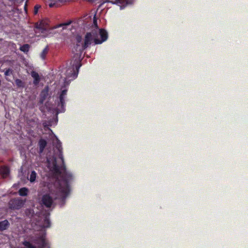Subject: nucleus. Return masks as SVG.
I'll return each mask as SVG.
<instances>
[{
	"label": "nucleus",
	"mask_w": 248,
	"mask_h": 248,
	"mask_svg": "<svg viewBox=\"0 0 248 248\" xmlns=\"http://www.w3.org/2000/svg\"><path fill=\"white\" fill-rule=\"evenodd\" d=\"M61 175L62 179L56 182L54 185L55 189H49V193L43 195L41 198V204L46 208L52 205L54 201L60 199L64 201L70 192L69 183L73 180L72 173H65Z\"/></svg>",
	"instance_id": "f257e3e1"
},
{
	"label": "nucleus",
	"mask_w": 248,
	"mask_h": 248,
	"mask_svg": "<svg viewBox=\"0 0 248 248\" xmlns=\"http://www.w3.org/2000/svg\"><path fill=\"white\" fill-rule=\"evenodd\" d=\"M108 38V34L107 31L103 29H99L98 33L97 31H93L92 32H87L84 38V42L82 45V48L86 49L92 44L93 41L94 45L101 44L106 41Z\"/></svg>",
	"instance_id": "f03ea898"
},
{
	"label": "nucleus",
	"mask_w": 248,
	"mask_h": 248,
	"mask_svg": "<svg viewBox=\"0 0 248 248\" xmlns=\"http://www.w3.org/2000/svg\"><path fill=\"white\" fill-rule=\"evenodd\" d=\"M55 147L59 152V156L61 160L62 165H59L57 164L56 159L55 158L52 160L51 163L48 161V165L50 170L54 173L55 175H65V173H71L66 170V167L64 163V159L62 155V143L57 139V143Z\"/></svg>",
	"instance_id": "7ed1b4c3"
},
{
	"label": "nucleus",
	"mask_w": 248,
	"mask_h": 248,
	"mask_svg": "<svg viewBox=\"0 0 248 248\" xmlns=\"http://www.w3.org/2000/svg\"><path fill=\"white\" fill-rule=\"evenodd\" d=\"M81 61L79 59H76L71 62L72 66L69 67L66 72V76L67 78H71L73 80L77 78L79 68L81 66Z\"/></svg>",
	"instance_id": "20e7f679"
},
{
	"label": "nucleus",
	"mask_w": 248,
	"mask_h": 248,
	"mask_svg": "<svg viewBox=\"0 0 248 248\" xmlns=\"http://www.w3.org/2000/svg\"><path fill=\"white\" fill-rule=\"evenodd\" d=\"M67 93V89H63L61 92L58 102L57 107L58 109L60 112H63L65 111V98H66Z\"/></svg>",
	"instance_id": "39448f33"
},
{
	"label": "nucleus",
	"mask_w": 248,
	"mask_h": 248,
	"mask_svg": "<svg viewBox=\"0 0 248 248\" xmlns=\"http://www.w3.org/2000/svg\"><path fill=\"white\" fill-rule=\"evenodd\" d=\"M25 201L19 198L11 199L8 203L9 208L13 210H18L24 204Z\"/></svg>",
	"instance_id": "423d86ee"
},
{
	"label": "nucleus",
	"mask_w": 248,
	"mask_h": 248,
	"mask_svg": "<svg viewBox=\"0 0 248 248\" xmlns=\"http://www.w3.org/2000/svg\"><path fill=\"white\" fill-rule=\"evenodd\" d=\"M34 242L38 245L39 248H49V244L46 240V234H42L34 240Z\"/></svg>",
	"instance_id": "0eeeda50"
},
{
	"label": "nucleus",
	"mask_w": 248,
	"mask_h": 248,
	"mask_svg": "<svg viewBox=\"0 0 248 248\" xmlns=\"http://www.w3.org/2000/svg\"><path fill=\"white\" fill-rule=\"evenodd\" d=\"M10 173V169L7 166H2L0 167V175L5 178L8 176Z\"/></svg>",
	"instance_id": "6e6552de"
},
{
	"label": "nucleus",
	"mask_w": 248,
	"mask_h": 248,
	"mask_svg": "<svg viewBox=\"0 0 248 248\" xmlns=\"http://www.w3.org/2000/svg\"><path fill=\"white\" fill-rule=\"evenodd\" d=\"M47 145L46 141L43 139H41L38 141V146H39V153L41 154L43 152L45 147Z\"/></svg>",
	"instance_id": "1a4fd4ad"
},
{
	"label": "nucleus",
	"mask_w": 248,
	"mask_h": 248,
	"mask_svg": "<svg viewBox=\"0 0 248 248\" xmlns=\"http://www.w3.org/2000/svg\"><path fill=\"white\" fill-rule=\"evenodd\" d=\"M10 226V223L7 219L0 221V231L7 230Z\"/></svg>",
	"instance_id": "9d476101"
},
{
	"label": "nucleus",
	"mask_w": 248,
	"mask_h": 248,
	"mask_svg": "<svg viewBox=\"0 0 248 248\" xmlns=\"http://www.w3.org/2000/svg\"><path fill=\"white\" fill-rule=\"evenodd\" d=\"M31 75L34 79L33 83L35 85H37L40 80L39 74L35 71H32L31 73Z\"/></svg>",
	"instance_id": "9b49d317"
},
{
	"label": "nucleus",
	"mask_w": 248,
	"mask_h": 248,
	"mask_svg": "<svg viewBox=\"0 0 248 248\" xmlns=\"http://www.w3.org/2000/svg\"><path fill=\"white\" fill-rule=\"evenodd\" d=\"M29 189L26 187H22L18 190V194L21 196H26L28 195Z\"/></svg>",
	"instance_id": "f8f14e48"
},
{
	"label": "nucleus",
	"mask_w": 248,
	"mask_h": 248,
	"mask_svg": "<svg viewBox=\"0 0 248 248\" xmlns=\"http://www.w3.org/2000/svg\"><path fill=\"white\" fill-rule=\"evenodd\" d=\"M43 226L44 228H48L50 226V221L48 216H46L44 219Z\"/></svg>",
	"instance_id": "ddd939ff"
},
{
	"label": "nucleus",
	"mask_w": 248,
	"mask_h": 248,
	"mask_svg": "<svg viewBox=\"0 0 248 248\" xmlns=\"http://www.w3.org/2000/svg\"><path fill=\"white\" fill-rule=\"evenodd\" d=\"M26 216L29 218H31L34 216V212L32 209H27L25 212Z\"/></svg>",
	"instance_id": "4468645a"
},
{
	"label": "nucleus",
	"mask_w": 248,
	"mask_h": 248,
	"mask_svg": "<svg viewBox=\"0 0 248 248\" xmlns=\"http://www.w3.org/2000/svg\"><path fill=\"white\" fill-rule=\"evenodd\" d=\"M30 48V45L29 44H24L23 46L20 47L19 49L24 52V53H27L29 51Z\"/></svg>",
	"instance_id": "2eb2a0df"
},
{
	"label": "nucleus",
	"mask_w": 248,
	"mask_h": 248,
	"mask_svg": "<svg viewBox=\"0 0 248 248\" xmlns=\"http://www.w3.org/2000/svg\"><path fill=\"white\" fill-rule=\"evenodd\" d=\"M48 95V90H44L41 92V102L43 103V101L46 99L47 95Z\"/></svg>",
	"instance_id": "dca6fc26"
},
{
	"label": "nucleus",
	"mask_w": 248,
	"mask_h": 248,
	"mask_svg": "<svg viewBox=\"0 0 248 248\" xmlns=\"http://www.w3.org/2000/svg\"><path fill=\"white\" fill-rule=\"evenodd\" d=\"M48 49L47 47H46L43 50L42 52L40 54V56L42 59L44 60L45 59L46 56L48 53Z\"/></svg>",
	"instance_id": "f3484780"
},
{
	"label": "nucleus",
	"mask_w": 248,
	"mask_h": 248,
	"mask_svg": "<svg viewBox=\"0 0 248 248\" xmlns=\"http://www.w3.org/2000/svg\"><path fill=\"white\" fill-rule=\"evenodd\" d=\"M36 177V173L35 171H32L30 177V181L31 182H33L35 181Z\"/></svg>",
	"instance_id": "a211bd4d"
},
{
	"label": "nucleus",
	"mask_w": 248,
	"mask_h": 248,
	"mask_svg": "<svg viewBox=\"0 0 248 248\" xmlns=\"http://www.w3.org/2000/svg\"><path fill=\"white\" fill-rule=\"evenodd\" d=\"M23 245L27 248H36L35 246H33L30 242L25 241L23 242Z\"/></svg>",
	"instance_id": "6ab92c4d"
},
{
	"label": "nucleus",
	"mask_w": 248,
	"mask_h": 248,
	"mask_svg": "<svg viewBox=\"0 0 248 248\" xmlns=\"http://www.w3.org/2000/svg\"><path fill=\"white\" fill-rule=\"evenodd\" d=\"M16 84L18 87H24V83L20 79H16L15 80Z\"/></svg>",
	"instance_id": "aec40b11"
},
{
	"label": "nucleus",
	"mask_w": 248,
	"mask_h": 248,
	"mask_svg": "<svg viewBox=\"0 0 248 248\" xmlns=\"http://www.w3.org/2000/svg\"><path fill=\"white\" fill-rule=\"evenodd\" d=\"M36 27V28L41 30L42 31L46 30V28L44 26L42 22H41L39 24H37Z\"/></svg>",
	"instance_id": "412c9836"
},
{
	"label": "nucleus",
	"mask_w": 248,
	"mask_h": 248,
	"mask_svg": "<svg viewBox=\"0 0 248 248\" xmlns=\"http://www.w3.org/2000/svg\"><path fill=\"white\" fill-rule=\"evenodd\" d=\"M12 70L11 68H8L6 70V71L4 72V75L6 76H10L12 73Z\"/></svg>",
	"instance_id": "4be33fe9"
},
{
	"label": "nucleus",
	"mask_w": 248,
	"mask_h": 248,
	"mask_svg": "<svg viewBox=\"0 0 248 248\" xmlns=\"http://www.w3.org/2000/svg\"><path fill=\"white\" fill-rule=\"evenodd\" d=\"M40 7V6L38 5H36L34 7V14H37L39 8Z\"/></svg>",
	"instance_id": "5701e85b"
},
{
	"label": "nucleus",
	"mask_w": 248,
	"mask_h": 248,
	"mask_svg": "<svg viewBox=\"0 0 248 248\" xmlns=\"http://www.w3.org/2000/svg\"><path fill=\"white\" fill-rule=\"evenodd\" d=\"M77 41L78 43H80L82 40V38L81 36H78L76 38Z\"/></svg>",
	"instance_id": "b1692460"
},
{
	"label": "nucleus",
	"mask_w": 248,
	"mask_h": 248,
	"mask_svg": "<svg viewBox=\"0 0 248 248\" xmlns=\"http://www.w3.org/2000/svg\"><path fill=\"white\" fill-rule=\"evenodd\" d=\"M55 5V3H50V4H49V7H53Z\"/></svg>",
	"instance_id": "393cba45"
},
{
	"label": "nucleus",
	"mask_w": 248,
	"mask_h": 248,
	"mask_svg": "<svg viewBox=\"0 0 248 248\" xmlns=\"http://www.w3.org/2000/svg\"><path fill=\"white\" fill-rule=\"evenodd\" d=\"M118 2L122 3L123 0H116Z\"/></svg>",
	"instance_id": "a878e982"
},
{
	"label": "nucleus",
	"mask_w": 248,
	"mask_h": 248,
	"mask_svg": "<svg viewBox=\"0 0 248 248\" xmlns=\"http://www.w3.org/2000/svg\"><path fill=\"white\" fill-rule=\"evenodd\" d=\"M93 22H94V23H95V22H96V21L94 20V21H93Z\"/></svg>",
	"instance_id": "bb28decb"
}]
</instances>
